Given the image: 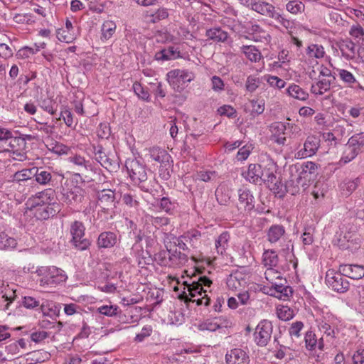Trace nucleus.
I'll list each match as a JSON object with an SVG mask.
<instances>
[{
	"mask_svg": "<svg viewBox=\"0 0 364 364\" xmlns=\"http://www.w3.org/2000/svg\"><path fill=\"white\" fill-rule=\"evenodd\" d=\"M349 34L354 38H363L364 29L360 24L353 25L349 31Z\"/></svg>",
	"mask_w": 364,
	"mask_h": 364,
	"instance_id": "774afa93",
	"label": "nucleus"
},
{
	"mask_svg": "<svg viewBox=\"0 0 364 364\" xmlns=\"http://www.w3.org/2000/svg\"><path fill=\"white\" fill-rule=\"evenodd\" d=\"M359 178H356L353 180L346 179L341 184L342 194L348 196H350L358 187Z\"/></svg>",
	"mask_w": 364,
	"mask_h": 364,
	"instance_id": "c9c22d12",
	"label": "nucleus"
},
{
	"mask_svg": "<svg viewBox=\"0 0 364 364\" xmlns=\"http://www.w3.org/2000/svg\"><path fill=\"white\" fill-rule=\"evenodd\" d=\"M252 10L271 18L274 17L277 12L273 5L262 0H256L254 2Z\"/></svg>",
	"mask_w": 364,
	"mask_h": 364,
	"instance_id": "aec40b11",
	"label": "nucleus"
},
{
	"mask_svg": "<svg viewBox=\"0 0 364 364\" xmlns=\"http://www.w3.org/2000/svg\"><path fill=\"white\" fill-rule=\"evenodd\" d=\"M338 46L342 55L347 59H352L356 53L355 44L349 38L341 41Z\"/></svg>",
	"mask_w": 364,
	"mask_h": 364,
	"instance_id": "5701e85b",
	"label": "nucleus"
},
{
	"mask_svg": "<svg viewBox=\"0 0 364 364\" xmlns=\"http://www.w3.org/2000/svg\"><path fill=\"white\" fill-rule=\"evenodd\" d=\"M291 166L295 167L296 169H298L299 175L305 176L306 178H309V180L311 179V175L316 174V171L318 168L317 164L312 161H307L302 164H297Z\"/></svg>",
	"mask_w": 364,
	"mask_h": 364,
	"instance_id": "393cba45",
	"label": "nucleus"
},
{
	"mask_svg": "<svg viewBox=\"0 0 364 364\" xmlns=\"http://www.w3.org/2000/svg\"><path fill=\"white\" fill-rule=\"evenodd\" d=\"M61 210L59 203L52 202L48 205H37V209L33 210L34 217L37 220H45L57 215Z\"/></svg>",
	"mask_w": 364,
	"mask_h": 364,
	"instance_id": "9d476101",
	"label": "nucleus"
},
{
	"mask_svg": "<svg viewBox=\"0 0 364 364\" xmlns=\"http://www.w3.org/2000/svg\"><path fill=\"white\" fill-rule=\"evenodd\" d=\"M285 191L292 196H296L304 191L308 187L309 178L299 175L298 169L290 166L286 173Z\"/></svg>",
	"mask_w": 364,
	"mask_h": 364,
	"instance_id": "7ed1b4c3",
	"label": "nucleus"
},
{
	"mask_svg": "<svg viewBox=\"0 0 364 364\" xmlns=\"http://www.w3.org/2000/svg\"><path fill=\"white\" fill-rule=\"evenodd\" d=\"M155 260H157L161 266L171 267L170 261H168L169 255H168V252L166 250H161L156 254Z\"/></svg>",
	"mask_w": 364,
	"mask_h": 364,
	"instance_id": "13d9d810",
	"label": "nucleus"
},
{
	"mask_svg": "<svg viewBox=\"0 0 364 364\" xmlns=\"http://www.w3.org/2000/svg\"><path fill=\"white\" fill-rule=\"evenodd\" d=\"M226 284L229 289L236 291L240 289L246 282L243 274L236 271L228 276Z\"/></svg>",
	"mask_w": 364,
	"mask_h": 364,
	"instance_id": "412c9836",
	"label": "nucleus"
},
{
	"mask_svg": "<svg viewBox=\"0 0 364 364\" xmlns=\"http://www.w3.org/2000/svg\"><path fill=\"white\" fill-rule=\"evenodd\" d=\"M241 50L252 62L259 61L262 57L260 51L255 46H242Z\"/></svg>",
	"mask_w": 364,
	"mask_h": 364,
	"instance_id": "473e14b6",
	"label": "nucleus"
},
{
	"mask_svg": "<svg viewBox=\"0 0 364 364\" xmlns=\"http://www.w3.org/2000/svg\"><path fill=\"white\" fill-rule=\"evenodd\" d=\"M125 167L132 181L137 183L142 191L149 193L152 191V188L146 183L147 173L145 165L136 159H128L125 161Z\"/></svg>",
	"mask_w": 364,
	"mask_h": 364,
	"instance_id": "f257e3e1",
	"label": "nucleus"
},
{
	"mask_svg": "<svg viewBox=\"0 0 364 364\" xmlns=\"http://www.w3.org/2000/svg\"><path fill=\"white\" fill-rule=\"evenodd\" d=\"M17 242L5 232L0 231V250H11L16 247Z\"/></svg>",
	"mask_w": 364,
	"mask_h": 364,
	"instance_id": "e433bc0d",
	"label": "nucleus"
},
{
	"mask_svg": "<svg viewBox=\"0 0 364 364\" xmlns=\"http://www.w3.org/2000/svg\"><path fill=\"white\" fill-rule=\"evenodd\" d=\"M216 318L213 320L208 319L203 324L200 325L202 330H207L209 331H215L218 329H221L220 324H218Z\"/></svg>",
	"mask_w": 364,
	"mask_h": 364,
	"instance_id": "bf43d9fd",
	"label": "nucleus"
},
{
	"mask_svg": "<svg viewBox=\"0 0 364 364\" xmlns=\"http://www.w3.org/2000/svg\"><path fill=\"white\" fill-rule=\"evenodd\" d=\"M262 82V80L259 77H257L255 75H250L247 77L245 87L248 92H253L257 90V88L259 86Z\"/></svg>",
	"mask_w": 364,
	"mask_h": 364,
	"instance_id": "3c124183",
	"label": "nucleus"
},
{
	"mask_svg": "<svg viewBox=\"0 0 364 364\" xmlns=\"http://www.w3.org/2000/svg\"><path fill=\"white\" fill-rule=\"evenodd\" d=\"M97 205L105 213H109L117 207L119 200L114 190L103 189L97 192Z\"/></svg>",
	"mask_w": 364,
	"mask_h": 364,
	"instance_id": "0eeeda50",
	"label": "nucleus"
},
{
	"mask_svg": "<svg viewBox=\"0 0 364 364\" xmlns=\"http://www.w3.org/2000/svg\"><path fill=\"white\" fill-rule=\"evenodd\" d=\"M364 149V132L356 133L350 136L346 144V149L341 162L347 164L354 159Z\"/></svg>",
	"mask_w": 364,
	"mask_h": 364,
	"instance_id": "39448f33",
	"label": "nucleus"
},
{
	"mask_svg": "<svg viewBox=\"0 0 364 364\" xmlns=\"http://www.w3.org/2000/svg\"><path fill=\"white\" fill-rule=\"evenodd\" d=\"M69 161L77 166L78 170L83 175H86L88 171L96 172V168L92 165V162L80 155H75L69 158Z\"/></svg>",
	"mask_w": 364,
	"mask_h": 364,
	"instance_id": "6ab92c4d",
	"label": "nucleus"
},
{
	"mask_svg": "<svg viewBox=\"0 0 364 364\" xmlns=\"http://www.w3.org/2000/svg\"><path fill=\"white\" fill-rule=\"evenodd\" d=\"M286 9L291 14L296 15L304 11L305 5L300 1H289L286 4Z\"/></svg>",
	"mask_w": 364,
	"mask_h": 364,
	"instance_id": "79ce46f5",
	"label": "nucleus"
},
{
	"mask_svg": "<svg viewBox=\"0 0 364 364\" xmlns=\"http://www.w3.org/2000/svg\"><path fill=\"white\" fill-rule=\"evenodd\" d=\"M320 137L315 135L307 136L304 148L298 151L297 156L299 158H306L314 155L320 146Z\"/></svg>",
	"mask_w": 364,
	"mask_h": 364,
	"instance_id": "9b49d317",
	"label": "nucleus"
},
{
	"mask_svg": "<svg viewBox=\"0 0 364 364\" xmlns=\"http://www.w3.org/2000/svg\"><path fill=\"white\" fill-rule=\"evenodd\" d=\"M277 314L280 320L285 321L291 319L294 316V311L287 306L277 307Z\"/></svg>",
	"mask_w": 364,
	"mask_h": 364,
	"instance_id": "09e8293b",
	"label": "nucleus"
},
{
	"mask_svg": "<svg viewBox=\"0 0 364 364\" xmlns=\"http://www.w3.org/2000/svg\"><path fill=\"white\" fill-rule=\"evenodd\" d=\"M306 54L310 58H321L324 56L323 47L317 44H311L306 49Z\"/></svg>",
	"mask_w": 364,
	"mask_h": 364,
	"instance_id": "de8ad7c7",
	"label": "nucleus"
},
{
	"mask_svg": "<svg viewBox=\"0 0 364 364\" xmlns=\"http://www.w3.org/2000/svg\"><path fill=\"white\" fill-rule=\"evenodd\" d=\"M263 262L265 266L276 267L278 263V255L274 250H265L263 253Z\"/></svg>",
	"mask_w": 364,
	"mask_h": 364,
	"instance_id": "37998d69",
	"label": "nucleus"
},
{
	"mask_svg": "<svg viewBox=\"0 0 364 364\" xmlns=\"http://www.w3.org/2000/svg\"><path fill=\"white\" fill-rule=\"evenodd\" d=\"M240 204L243 205L245 211L250 213L255 209V197L247 188H241L238 190Z\"/></svg>",
	"mask_w": 364,
	"mask_h": 364,
	"instance_id": "4468645a",
	"label": "nucleus"
},
{
	"mask_svg": "<svg viewBox=\"0 0 364 364\" xmlns=\"http://www.w3.org/2000/svg\"><path fill=\"white\" fill-rule=\"evenodd\" d=\"M272 18L278 21L283 27H284L288 31L291 30L294 27V21L287 19L282 14L278 12H276Z\"/></svg>",
	"mask_w": 364,
	"mask_h": 364,
	"instance_id": "5fc2aeb1",
	"label": "nucleus"
},
{
	"mask_svg": "<svg viewBox=\"0 0 364 364\" xmlns=\"http://www.w3.org/2000/svg\"><path fill=\"white\" fill-rule=\"evenodd\" d=\"M264 78H266L268 83L272 86L277 88H282L285 86V81L282 79L277 77V76H264Z\"/></svg>",
	"mask_w": 364,
	"mask_h": 364,
	"instance_id": "052dcab7",
	"label": "nucleus"
},
{
	"mask_svg": "<svg viewBox=\"0 0 364 364\" xmlns=\"http://www.w3.org/2000/svg\"><path fill=\"white\" fill-rule=\"evenodd\" d=\"M306 348L312 350H314L317 345V338L316 334L313 333L311 331H309L306 333L304 337Z\"/></svg>",
	"mask_w": 364,
	"mask_h": 364,
	"instance_id": "8fccbe9b",
	"label": "nucleus"
},
{
	"mask_svg": "<svg viewBox=\"0 0 364 364\" xmlns=\"http://www.w3.org/2000/svg\"><path fill=\"white\" fill-rule=\"evenodd\" d=\"M215 197L218 202L223 205H228L231 198L229 193V190L223 186L216 189Z\"/></svg>",
	"mask_w": 364,
	"mask_h": 364,
	"instance_id": "ea45409f",
	"label": "nucleus"
},
{
	"mask_svg": "<svg viewBox=\"0 0 364 364\" xmlns=\"http://www.w3.org/2000/svg\"><path fill=\"white\" fill-rule=\"evenodd\" d=\"M71 245L79 251H84L89 249L91 245V240L85 236H78L77 238H71Z\"/></svg>",
	"mask_w": 364,
	"mask_h": 364,
	"instance_id": "4c0bfd02",
	"label": "nucleus"
},
{
	"mask_svg": "<svg viewBox=\"0 0 364 364\" xmlns=\"http://www.w3.org/2000/svg\"><path fill=\"white\" fill-rule=\"evenodd\" d=\"M205 36L208 40L215 43H224L229 38L228 32L223 31L220 27H214L206 30Z\"/></svg>",
	"mask_w": 364,
	"mask_h": 364,
	"instance_id": "4be33fe9",
	"label": "nucleus"
},
{
	"mask_svg": "<svg viewBox=\"0 0 364 364\" xmlns=\"http://www.w3.org/2000/svg\"><path fill=\"white\" fill-rule=\"evenodd\" d=\"M85 227L84 224L78 220H75L70 225V232L72 238H77L78 236L85 235Z\"/></svg>",
	"mask_w": 364,
	"mask_h": 364,
	"instance_id": "c03bdc74",
	"label": "nucleus"
},
{
	"mask_svg": "<svg viewBox=\"0 0 364 364\" xmlns=\"http://www.w3.org/2000/svg\"><path fill=\"white\" fill-rule=\"evenodd\" d=\"M151 16L154 22L166 19L168 17V9L166 8H160L153 14Z\"/></svg>",
	"mask_w": 364,
	"mask_h": 364,
	"instance_id": "69168bd1",
	"label": "nucleus"
},
{
	"mask_svg": "<svg viewBox=\"0 0 364 364\" xmlns=\"http://www.w3.org/2000/svg\"><path fill=\"white\" fill-rule=\"evenodd\" d=\"M134 93L138 96L139 98L143 100H149V93L146 90L141 83L135 82L132 86Z\"/></svg>",
	"mask_w": 364,
	"mask_h": 364,
	"instance_id": "864d4df0",
	"label": "nucleus"
},
{
	"mask_svg": "<svg viewBox=\"0 0 364 364\" xmlns=\"http://www.w3.org/2000/svg\"><path fill=\"white\" fill-rule=\"evenodd\" d=\"M96 160L109 171H112L119 166L117 160L109 158L105 152L97 156Z\"/></svg>",
	"mask_w": 364,
	"mask_h": 364,
	"instance_id": "7c9ffc66",
	"label": "nucleus"
},
{
	"mask_svg": "<svg viewBox=\"0 0 364 364\" xmlns=\"http://www.w3.org/2000/svg\"><path fill=\"white\" fill-rule=\"evenodd\" d=\"M179 57L180 51L173 46H168L167 48L162 49L155 54V59L162 61L176 59Z\"/></svg>",
	"mask_w": 364,
	"mask_h": 364,
	"instance_id": "a878e982",
	"label": "nucleus"
},
{
	"mask_svg": "<svg viewBox=\"0 0 364 364\" xmlns=\"http://www.w3.org/2000/svg\"><path fill=\"white\" fill-rule=\"evenodd\" d=\"M36 273L41 277L38 282L42 287H53L65 280L63 270L55 267H40Z\"/></svg>",
	"mask_w": 364,
	"mask_h": 364,
	"instance_id": "20e7f679",
	"label": "nucleus"
},
{
	"mask_svg": "<svg viewBox=\"0 0 364 364\" xmlns=\"http://www.w3.org/2000/svg\"><path fill=\"white\" fill-rule=\"evenodd\" d=\"M33 176L36 181L41 185H47L53 181V176L50 171L44 170L43 168H35Z\"/></svg>",
	"mask_w": 364,
	"mask_h": 364,
	"instance_id": "c756f323",
	"label": "nucleus"
},
{
	"mask_svg": "<svg viewBox=\"0 0 364 364\" xmlns=\"http://www.w3.org/2000/svg\"><path fill=\"white\" fill-rule=\"evenodd\" d=\"M272 131L274 132V136L285 134L287 131L286 123L282 122H276L271 125Z\"/></svg>",
	"mask_w": 364,
	"mask_h": 364,
	"instance_id": "680f3d73",
	"label": "nucleus"
},
{
	"mask_svg": "<svg viewBox=\"0 0 364 364\" xmlns=\"http://www.w3.org/2000/svg\"><path fill=\"white\" fill-rule=\"evenodd\" d=\"M220 115H225L230 118L235 117L236 110L230 105H223L218 109Z\"/></svg>",
	"mask_w": 364,
	"mask_h": 364,
	"instance_id": "338daca9",
	"label": "nucleus"
},
{
	"mask_svg": "<svg viewBox=\"0 0 364 364\" xmlns=\"http://www.w3.org/2000/svg\"><path fill=\"white\" fill-rule=\"evenodd\" d=\"M252 105L251 114L254 117L263 113L264 110V100H252L250 101Z\"/></svg>",
	"mask_w": 364,
	"mask_h": 364,
	"instance_id": "6e6d98bb",
	"label": "nucleus"
},
{
	"mask_svg": "<svg viewBox=\"0 0 364 364\" xmlns=\"http://www.w3.org/2000/svg\"><path fill=\"white\" fill-rule=\"evenodd\" d=\"M83 191L78 188H75L74 190L68 191L65 194V198L68 203H80L84 198Z\"/></svg>",
	"mask_w": 364,
	"mask_h": 364,
	"instance_id": "58836bf2",
	"label": "nucleus"
},
{
	"mask_svg": "<svg viewBox=\"0 0 364 364\" xmlns=\"http://www.w3.org/2000/svg\"><path fill=\"white\" fill-rule=\"evenodd\" d=\"M168 255H169V260L171 267H179L186 264L188 260V255L178 251L176 248L167 249Z\"/></svg>",
	"mask_w": 364,
	"mask_h": 364,
	"instance_id": "a211bd4d",
	"label": "nucleus"
},
{
	"mask_svg": "<svg viewBox=\"0 0 364 364\" xmlns=\"http://www.w3.org/2000/svg\"><path fill=\"white\" fill-rule=\"evenodd\" d=\"M116 30V25L113 21H105L102 26V39L108 40L114 34Z\"/></svg>",
	"mask_w": 364,
	"mask_h": 364,
	"instance_id": "a18cd8bd",
	"label": "nucleus"
},
{
	"mask_svg": "<svg viewBox=\"0 0 364 364\" xmlns=\"http://www.w3.org/2000/svg\"><path fill=\"white\" fill-rule=\"evenodd\" d=\"M166 76L169 85L178 92L183 91L186 87V84L193 80L195 77L192 72L179 69L169 71Z\"/></svg>",
	"mask_w": 364,
	"mask_h": 364,
	"instance_id": "423d86ee",
	"label": "nucleus"
},
{
	"mask_svg": "<svg viewBox=\"0 0 364 364\" xmlns=\"http://www.w3.org/2000/svg\"><path fill=\"white\" fill-rule=\"evenodd\" d=\"M21 305L28 309H34L38 307L43 316H49L48 310L50 311V309L46 307L44 302L41 303L40 299L35 297L30 296L22 297Z\"/></svg>",
	"mask_w": 364,
	"mask_h": 364,
	"instance_id": "f3484780",
	"label": "nucleus"
},
{
	"mask_svg": "<svg viewBox=\"0 0 364 364\" xmlns=\"http://www.w3.org/2000/svg\"><path fill=\"white\" fill-rule=\"evenodd\" d=\"M338 72L340 78L343 82L348 84V86L352 87V84L357 82L353 75L347 70L338 69Z\"/></svg>",
	"mask_w": 364,
	"mask_h": 364,
	"instance_id": "603ef678",
	"label": "nucleus"
},
{
	"mask_svg": "<svg viewBox=\"0 0 364 364\" xmlns=\"http://www.w3.org/2000/svg\"><path fill=\"white\" fill-rule=\"evenodd\" d=\"M334 80L330 79H323L313 84L311 87V92L314 95H322L330 90L331 85Z\"/></svg>",
	"mask_w": 364,
	"mask_h": 364,
	"instance_id": "bb28decb",
	"label": "nucleus"
},
{
	"mask_svg": "<svg viewBox=\"0 0 364 364\" xmlns=\"http://www.w3.org/2000/svg\"><path fill=\"white\" fill-rule=\"evenodd\" d=\"M339 269L346 277L360 279L364 277V267L358 264H341Z\"/></svg>",
	"mask_w": 364,
	"mask_h": 364,
	"instance_id": "2eb2a0df",
	"label": "nucleus"
},
{
	"mask_svg": "<svg viewBox=\"0 0 364 364\" xmlns=\"http://www.w3.org/2000/svg\"><path fill=\"white\" fill-rule=\"evenodd\" d=\"M288 94L299 100L304 101L308 99L309 94L298 85H291L287 89Z\"/></svg>",
	"mask_w": 364,
	"mask_h": 364,
	"instance_id": "72a5a7b5",
	"label": "nucleus"
},
{
	"mask_svg": "<svg viewBox=\"0 0 364 364\" xmlns=\"http://www.w3.org/2000/svg\"><path fill=\"white\" fill-rule=\"evenodd\" d=\"M226 364H249V356L240 348L232 349L225 355Z\"/></svg>",
	"mask_w": 364,
	"mask_h": 364,
	"instance_id": "f8f14e48",
	"label": "nucleus"
},
{
	"mask_svg": "<svg viewBox=\"0 0 364 364\" xmlns=\"http://www.w3.org/2000/svg\"><path fill=\"white\" fill-rule=\"evenodd\" d=\"M285 235V228L282 225H272L267 232V240L271 243H275L280 240Z\"/></svg>",
	"mask_w": 364,
	"mask_h": 364,
	"instance_id": "b1692460",
	"label": "nucleus"
},
{
	"mask_svg": "<svg viewBox=\"0 0 364 364\" xmlns=\"http://www.w3.org/2000/svg\"><path fill=\"white\" fill-rule=\"evenodd\" d=\"M160 208L166 213H171L175 208V203L167 197H163L160 200Z\"/></svg>",
	"mask_w": 364,
	"mask_h": 364,
	"instance_id": "e2e57ef3",
	"label": "nucleus"
},
{
	"mask_svg": "<svg viewBox=\"0 0 364 364\" xmlns=\"http://www.w3.org/2000/svg\"><path fill=\"white\" fill-rule=\"evenodd\" d=\"M149 158L159 164V175L165 180L171 177L172 163L171 155L164 149L154 146L148 149Z\"/></svg>",
	"mask_w": 364,
	"mask_h": 364,
	"instance_id": "f03ea898",
	"label": "nucleus"
},
{
	"mask_svg": "<svg viewBox=\"0 0 364 364\" xmlns=\"http://www.w3.org/2000/svg\"><path fill=\"white\" fill-rule=\"evenodd\" d=\"M179 299L183 300L185 303L188 304V302H196L198 306H200L204 304L205 306H208L210 302V298L202 297L197 299H192L189 296V293L187 294L186 291H183L178 296Z\"/></svg>",
	"mask_w": 364,
	"mask_h": 364,
	"instance_id": "49530a36",
	"label": "nucleus"
},
{
	"mask_svg": "<svg viewBox=\"0 0 364 364\" xmlns=\"http://www.w3.org/2000/svg\"><path fill=\"white\" fill-rule=\"evenodd\" d=\"M343 276L345 275L340 270L335 272L333 269H328L326 274V283L335 291L346 292L349 288V282Z\"/></svg>",
	"mask_w": 364,
	"mask_h": 364,
	"instance_id": "1a4fd4ad",
	"label": "nucleus"
},
{
	"mask_svg": "<svg viewBox=\"0 0 364 364\" xmlns=\"http://www.w3.org/2000/svg\"><path fill=\"white\" fill-rule=\"evenodd\" d=\"M304 327V323L301 321H296L293 323L289 329V335L291 337H299L300 331Z\"/></svg>",
	"mask_w": 364,
	"mask_h": 364,
	"instance_id": "0e129e2a",
	"label": "nucleus"
},
{
	"mask_svg": "<svg viewBox=\"0 0 364 364\" xmlns=\"http://www.w3.org/2000/svg\"><path fill=\"white\" fill-rule=\"evenodd\" d=\"M200 237L201 233L198 230H193L191 232H188L183 235H182V238L186 242H188L193 248H198L199 245L200 244Z\"/></svg>",
	"mask_w": 364,
	"mask_h": 364,
	"instance_id": "f704fd0d",
	"label": "nucleus"
},
{
	"mask_svg": "<svg viewBox=\"0 0 364 364\" xmlns=\"http://www.w3.org/2000/svg\"><path fill=\"white\" fill-rule=\"evenodd\" d=\"M117 242L116 233L111 231L101 232L96 241L99 250L109 249L113 247Z\"/></svg>",
	"mask_w": 364,
	"mask_h": 364,
	"instance_id": "ddd939ff",
	"label": "nucleus"
},
{
	"mask_svg": "<svg viewBox=\"0 0 364 364\" xmlns=\"http://www.w3.org/2000/svg\"><path fill=\"white\" fill-rule=\"evenodd\" d=\"M50 193H48V192H41L38 193V196L37 198L34 200L33 203H32L30 210H33L35 209H37V205H48L50 203L53 202L54 199V193L53 191H51L50 190Z\"/></svg>",
	"mask_w": 364,
	"mask_h": 364,
	"instance_id": "c85d7f7f",
	"label": "nucleus"
},
{
	"mask_svg": "<svg viewBox=\"0 0 364 364\" xmlns=\"http://www.w3.org/2000/svg\"><path fill=\"white\" fill-rule=\"evenodd\" d=\"M16 291V289L11 288L9 284L6 285L4 290L1 291L3 294L2 298L4 299V301H7L4 307L5 310L9 309L10 304L17 298Z\"/></svg>",
	"mask_w": 364,
	"mask_h": 364,
	"instance_id": "a19ab883",
	"label": "nucleus"
},
{
	"mask_svg": "<svg viewBox=\"0 0 364 364\" xmlns=\"http://www.w3.org/2000/svg\"><path fill=\"white\" fill-rule=\"evenodd\" d=\"M118 307L117 306L103 305L97 309V311L107 316H114L117 314Z\"/></svg>",
	"mask_w": 364,
	"mask_h": 364,
	"instance_id": "4d7b16f0",
	"label": "nucleus"
},
{
	"mask_svg": "<svg viewBox=\"0 0 364 364\" xmlns=\"http://www.w3.org/2000/svg\"><path fill=\"white\" fill-rule=\"evenodd\" d=\"M242 176L249 182L256 183L263 176L262 167L259 164H251L247 171L243 172Z\"/></svg>",
	"mask_w": 364,
	"mask_h": 364,
	"instance_id": "dca6fc26",
	"label": "nucleus"
},
{
	"mask_svg": "<svg viewBox=\"0 0 364 364\" xmlns=\"http://www.w3.org/2000/svg\"><path fill=\"white\" fill-rule=\"evenodd\" d=\"M273 331V325L270 321L264 319L257 326L254 333V341L259 347H265L269 342Z\"/></svg>",
	"mask_w": 364,
	"mask_h": 364,
	"instance_id": "6e6552de",
	"label": "nucleus"
},
{
	"mask_svg": "<svg viewBox=\"0 0 364 364\" xmlns=\"http://www.w3.org/2000/svg\"><path fill=\"white\" fill-rule=\"evenodd\" d=\"M230 236L228 232H223L215 240V247L218 253L223 255L228 247Z\"/></svg>",
	"mask_w": 364,
	"mask_h": 364,
	"instance_id": "2f4dec72",
	"label": "nucleus"
},
{
	"mask_svg": "<svg viewBox=\"0 0 364 364\" xmlns=\"http://www.w3.org/2000/svg\"><path fill=\"white\" fill-rule=\"evenodd\" d=\"M183 284L187 287V291L189 293L190 297L192 299H196L197 296L206 297L208 298L206 294V291L204 290L202 287H200V284H196L195 282L192 281L191 283H188L187 281H185Z\"/></svg>",
	"mask_w": 364,
	"mask_h": 364,
	"instance_id": "cd10ccee",
	"label": "nucleus"
}]
</instances>
